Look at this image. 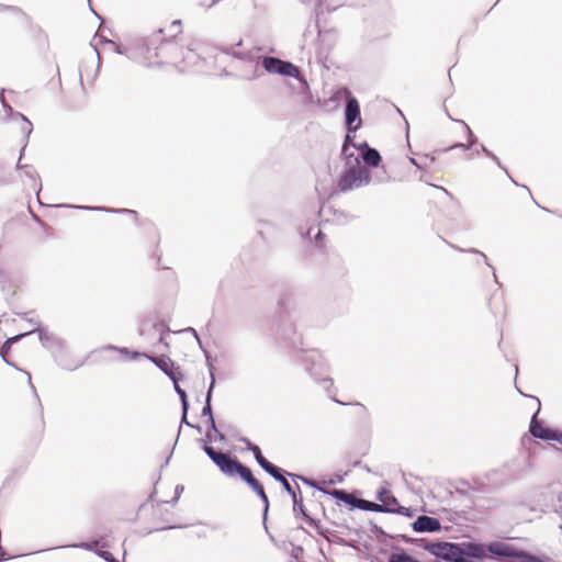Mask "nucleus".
<instances>
[{
    "label": "nucleus",
    "mask_w": 562,
    "mask_h": 562,
    "mask_svg": "<svg viewBox=\"0 0 562 562\" xmlns=\"http://www.w3.org/2000/svg\"><path fill=\"white\" fill-rule=\"evenodd\" d=\"M161 32L159 30L149 43L144 44V58L147 65L172 64L180 71H186L199 64L200 56L192 48H183L175 43H164L151 48L150 46L160 38Z\"/></svg>",
    "instance_id": "1"
},
{
    "label": "nucleus",
    "mask_w": 562,
    "mask_h": 562,
    "mask_svg": "<svg viewBox=\"0 0 562 562\" xmlns=\"http://www.w3.org/2000/svg\"><path fill=\"white\" fill-rule=\"evenodd\" d=\"M350 143L351 136L347 134L341 149L345 160L344 170L338 180V188L341 192L361 188L371 180L369 170L361 166L359 155L351 150Z\"/></svg>",
    "instance_id": "2"
},
{
    "label": "nucleus",
    "mask_w": 562,
    "mask_h": 562,
    "mask_svg": "<svg viewBox=\"0 0 562 562\" xmlns=\"http://www.w3.org/2000/svg\"><path fill=\"white\" fill-rule=\"evenodd\" d=\"M426 548L432 555L448 562H467L465 557L481 559L484 555V549L480 544H469L464 550L458 543L432 542Z\"/></svg>",
    "instance_id": "3"
},
{
    "label": "nucleus",
    "mask_w": 562,
    "mask_h": 562,
    "mask_svg": "<svg viewBox=\"0 0 562 562\" xmlns=\"http://www.w3.org/2000/svg\"><path fill=\"white\" fill-rule=\"evenodd\" d=\"M260 59L261 65L265 68L266 71L270 74H279L286 77H292L300 79V70L296 66H294L290 61L281 60L277 57H270V56H258L257 58H251L250 63L252 64V72L249 76H246L247 79H255L262 75V71L260 69Z\"/></svg>",
    "instance_id": "4"
},
{
    "label": "nucleus",
    "mask_w": 562,
    "mask_h": 562,
    "mask_svg": "<svg viewBox=\"0 0 562 562\" xmlns=\"http://www.w3.org/2000/svg\"><path fill=\"white\" fill-rule=\"evenodd\" d=\"M484 549V557L486 553L499 558H518L526 562H544L540 558H537L530 553L517 550L513 546H509L502 541H494L486 546H481Z\"/></svg>",
    "instance_id": "5"
},
{
    "label": "nucleus",
    "mask_w": 562,
    "mask_h": 562,
    "mask_svg": "<svg viewBox=\"0 0 562 562\" xmlns=\"http://www.w3.org/2000/svg\"><path fill=\"white\" fill-rule=\"evenodd\" d=\"M272 477L282 484V487L288 493V495H291L292 501H293V512L295 513V515H297V513H300L302 515L303 519L305 520V522L310 527L315 528L318 531V533L323 535L324 532L321 529L319 524L306 513L305 507L302 502V497L297 496L295 490L292 487V485L289 483V481L284 477L281 470H279L274 475H272Z\"/></svg>",
    "instance_id": "6"
},
{
    "label": "nucleus",
    "mask_w": 562,
    "mask_h": 562,
    "mask_svg": "<svg viewBox=\"0 0 562 562\" xmlns=\"http://www.w3.org/2000/svg\"><path fill=\"white\" fill-rule=\"evenodd\" d=\"M304 362L306 363V370L311 372L312 376L319 380L325 390H329L333 386L330 379H321L322 374L327 371V363L325 362L322 353L317 350H311L304 356Z\"/></svg>",
    "instance_id": "7"
},
{
    "label": "nucleus",
    "mask_w": 562,
    "mask_h": 562,
    "mask_svg": "<svg viewBox=\"0 0 562 562\" xmlns=\"http://www.w3.org/2000/svg\"><path fill=\"white\" fill-rule=\"evenodd\" d=\"M209 458L220 468L227 476H233V470L237 463L228 454L214 450L211 446L205 445L203 448Z\"/></svg>",
    "instance_id": "8"
},
{
    "label": "nucleus",
    "mask_w": 562,
    "mask_h": 562,
    "mask_svg": "<svg viewBox=\"0 0 562 562\" xmlns=\"http://www.w3.org/2000/svg\"><path fill=\"white\" fill-rule=\"evenodd\" d=\"M345 120L348 126V134L356 132L361 125L360 108L356 98L350 97L347 100L345 109Z\"/></svg>",
    "instance_id": "9"
},
{
    "label": "nucleus",
    "mask_w": 562,
    "mask_h": 562,
    "mask_svg": "<svg viewBox=\"0 0 562 562\" xmlns=\"http://www.w3.org/2000/svg\"><path fill=\"white\" fill-rule=\"evenodd\" d=\"M529 431L536 438L562 442V436L558 435L554 430L544 427L537 420V413L531 418Z\"/></svg>",
    "instance_id": "10"
},
{
    "label": "nucleus",
    "mask_w": 562,
    "mask_h": 562,
    "mask_svg": "<svg viewBox=\"0 0 562 562\" xmlns=\"http://www.w3.org/2000/svg\"><path fill=\"white\" fill-rule=\"evenodd\" d=\"M245 446L246 449L251 451L258 464L271 476L274 475L280 469L274 464L270 463L261 454V450L258 446L250 442L247 438L239 439Z\"/></svg>",
    "instance_id": "11"
},
{
    "label": "nucleus",
    "mask_w": 562,
    "mask_h": 562,
    "mask_svg": "<svg viewBox=\"0 0 562 562\" xmlns=\"http://www.w3.org/2000/svg\"><path fill=\"white\" fill-rule=\"evenodd\" d=\"M149 360H151L166 375H168L171 381H176V379H181L182 374L179 370V367H175L173 361L167 357H147Z\"/></svg>",
    "instance_id": "12"
},
{
    "label": "nucleus",
    "mask_w": 562,
    "mask_h": 562,
    "mask_svg": "<svg viewBox=\"0 0 562 562\" xmlns=\"http://www.w3.org/2000/svg\"><path fill=\"white\" fill-rule=\"evenodd\" d=\"M351 149L358 150L360 153L361 158L363 159L364 164L370 167H378L381 161V155L380 153L368 146V144L363 143L359 146H355L350 144Z\"/></svg>",
    "instance_id": "13"
},
{
    "label": "nucleus",
    "mask_w": 562,
    "mask_h": 562,
    "mask_svg": "<svg viewBox=\"0 0 562 562\" xmlns=\"http://www.w3.org/2000/svg\"><path fill=\"white\" fill-rule=\"evenodd\" d=\"M441 525L440 521L437 518L429 517V516H419L414 522H413V529L416 532H434L440 530Z\"/></svg>",
    "instance_id": "14"
},
{
    "label": "nucleus",
    "mask_w": 562,
    "mask_h": 562,
    "mask_svg": "<svg viewBox=\"0 0 562 562\" xmlns=\"http://www.w3.org/2000/svg\"><path fill=\"white\" fill-rule=\"evenodd\" d=\"M379 501L382 504H372V506H374V512H394L395 506L397 505V499L386 490L379 492Z\"/></svg>",
    "instance_id": "15"
},
{
    "label": "nucleus",
    "mask_w": 562,
    "mask_h": 562,
    "mask_svg": "<svg viewBox=\"0 0 562 562\" xmlns=\"http://www.w3.org/2000/svg\"><path fill=\"white\" fill-rule=\"evenodd\" d=\"M211 378H212V382H211V385H210L207 394H206L205 406L202 409V416H207L212 430L217 431V427L215 425V420H214V417L212 414V408H211V396H212V391L214 387V373L212 370H211Z\"/></svg>",
    "instance_id": "16"
},
{
    "label": "nucleus",
    "mask_w": 562,
    "mask_h": 562,
    "mask_svg": "<svg viewBox=\"0 0 562 562\" xmlns=\"http://www.w3.org/2000/svg\"><path fill=\"white\" fill-rule=\"evenodd\" d=\"M235 475H239L250 487L258 483L251 471L238 461L233 470V476Z\"/></svg>",
    "instance_id": "17"
},
{
    "label": "nucleus",
    "mask_w": 562,
    "mask_h": 562,
    "mask_svg": "<svg viewBox=\"0 0 562 562\" xmlns=\"http://www.w3.org/2000/svg\"><path fill=\"white\" fill-rule=\"evenodd\" d=\"M319 491L325 494H330L335 498H337L348 505H351L352 507L361 506V504H362V502H359L358 498L353 497L352 495L348 494L347 492H345L342 490H334L331 493H328L323 488H319Z\"/></svg>",
    "instance_id": "18"
},
{
    "label": "nucleus",
    "mask_w": 562,
    "mask_h": 562,
    "mask_svg": "<svg viewBox=\"0 0 562 562\" xmlns=\"http://www.w3.org/2000/svg\"><path fill=\"white\" fill-rule=\"evenodd\" d=\"M36 327L32 330H30L29 333H24V334H21V335H16L12 338H9L5 342H4V346H10L16 341H19L22 337L33 333V331H38V336H40V340L42 341L43 345H45V341L47 340V334L45 331H43L40 327H38V323L36 322L35 323Z\"/></svg>",
    "instance_id": "19"
},
{
    "label": "nucleus",
    "mask_w": 562,
    "mask_h": 562,
    "mask_svg": "<svg viewBox=\"0 0 562 562\" xmlns=\"http://www.w3.org/2000/svg\"><path fill=\"white\" fill-rule=\"evenodd\" d=\"M387 562H420V561L402 550L398 552L391 553Z\"/></svg>",
    "instance_id": "20"
},
{
    "label": "nucleus",
    "mask_w": 562,
    "mask_h": 562,
    "mask_svg": "<svg viewBox=\"0 0 562 562\" xmlns=\"http://www.w3.org/2000/svg\"><path fill=\"white\" fill-rule=\"evenodd\" d=\"M460 124H462V126L465 128L467 133H468V140H469V144L465 145L463 143H457L454 145H452L449 149H454V148H464V149H468L470 146L474 145L476 143V137L473 135L471 128L468 126V124L463 121H458Z\"/></svg>",
    "instance_id": "21"
},
{
    "label": "nucleus",
    "mask_w": 562,
    "mask_h": 562,
    "mask_svg": "<svg viewBox=\"0 0 562 562\" xmlns=\"http://www.w3.org/2000/svg\"><path fill=\"white\" fill-rule=\"evenodd\" d=\"M79 209H86L91 211H103L108 213H128L134 216H137V213L133 210L128 209H110V207H103V206H78Z\"/></svg>",
    "instance_id": "22"
},
{
    "label": "nucleus",
    "mask_w": 562,
    "mask_h": 562,
    "mask_svg": "<svg viewBox=\"0 0 562 562\" xmlns=\"http://www.w3.org/2000/svg\"><path fill=\"white\" fill-rule=\"evenodd\" d=\"M180 379H176V381H172L173 382V385H175V391L177 392V394L179 395L180 397V401H181V405H182V409L183 411H188L189 409V403H188V398H187V394L184 392V390H182L179 384H178V381Z\"/></svg>",
    "instance_id": "23"
},
{
    "label": "nucleus",
    "mask_w": 562,
    "mask_h": 562,
    "mask_svg": "<svg viewBox=\"0 0 562 562\" xmlns=\"http://www.w3.org/2000/svg\"><path fill=\"white\" fill-rule=\"evenodd\" d=\"M254 492L259 496V498L265 504V513H267L269 507V499L268 496L262 487V485L258 482L255 486L251 487Z\"/></svg>",
    "instance_id": "24"
},
{
    "label": "nucleus",
    "mask_w": 562,
    "mask_h": 562,
    "mask_svg": "<svg viewBox=\"0 0 562 562\" xmlns=\"http://www.w3.org/2000/svg\"><path fill=\"white\" fill-rule=\"evenodd\" d=\"M16 116L21 119L22 125L20 127L21 132L29 137L33 131L32 123L21 113H16Z\"/></svg>",
    "instance_id": "25"
},
{
    "label": "nucleus",
    "mask_w": 562,
    "mask_h": 562,
    "mask_svg": "<svg viewBox=\"0 0 562 562\" xmlns=\"http://www.w3.org/2000/svg\"><path fill=\"white\" fill-rule=\"evenodd\" d=\"M484 153L487 157L492 158L497 166L503 169L507 175V170L502 166L497 156H495L491 150H488L484 145H481L480 148L475 149L473 154Z\"/></svg>",
    "instance_id": "26"
},
{
    "label": "nucleus",
    "mask_w": 562,
    "mask_h": 562,
    "mask_svg": "<svg viewBox=\"0 0 562 562\" xmlns=\"http://www.w3.org/2000/svg\"><path fill=\"white\" fill-rule=\"evenodd\" d=\"M98 546H99V541H92V542H81L78 544H71L70 547L82 548L86 550L95 551L98 553V550H97Z\"/></svg>",
    "instance_id": "27"
},
{
    "label": "nucleus",
    "mask_w": 562,
    "mask_h": 562,
    "mask_svg": "<svg viewBox=\"0 0 562 562\" xmlns=\"http://www.w3.org/2000/svg\"><path fill=\"white\" fill-rule=\"evenodd\" d=\"M334 216H335L334 221L337 224H346L350 218V216L347 213H345L344 211H335Z\"/></svg>",
    "instance_id": "28"
},
{
    "label": "nucleus",
    "mask_w": 562,
    "mask_h": 562,
    "mask_svg": "<svg viewBox=\"0 0 562 562\" xmlns=\"http://www.w3.org/2000/svg\"><path fill=\"white\" fill-rule=\"evenodd\" d=\"M393 513H397V514H401V515H404V516H408V517L412 516V513H411L409 508L400 506L398 504L395 506V509H394Z\"/></svg>",
    "instance_id": "29"
},
{
    "label": "nucleus",
    "mask_w": 562,
    "mask_h": 562,
    "mask_svg": "<svg viewBox=\"0 0 562 562\" xmlns=\"http://www.w3.org/2000/svg\"><path fill=\"white\" fill-rule=\"evenodd\" d=\"M98 555L108 562H117L109 551H98Z\"/></svg>",
    "instance_id": "30"
},
{
    "label": "nucleus",
    "mask_w": 562,
    "mask_h": 562,
    "mask_svg": "<svg viewBox=\"0 0 562 562\" xmlns=\"http://www.w3.org/2000/svg\"><path fill=\"white\" fill-rule=\"evenodd\" d=\"M359 502H362V504H361V506H356L357 508L374 512V506H372L373 503L364 501V499H359Z\"/></svg>",
    "instance_id": "31"
},
{
    "label": "nucleus",
    "mask_w": 562,
    "mask_h": 562,
    "mask_svg": "<svg viewBox=\"0 0 562 562\" xmlns=\"http://www.w3.org/2000/svg\"><path fill=\"white\" fill-rule=\"evenodd\" d=\"M292 476H293L294 479H299V480H301L303 483H305V484H307V485H310V486H315V483H314L313 481H311V480H308V479H306V477H304V476H302V475L293 474Z\"/></svg>",
    "instance_id": "32"
},
{
    "label": "nucleus",
    "mask_w": 562,
    "mask_h": 562,
    "mask_svg": "<svg viewBox=\"0 0 562 562\" xmlns=\"http://www.w3.org/2000/svg\"><path fill=\"white\" fill-rule=\"evenodd\" d=\"M105 349L108 350H117L119 352L123 353V355H130V351L127 348H116L114 346H108Z\"/></svg>",
    "instance_id": "33"
},
{
    "label": "nucleus",
    "mask_w": 562,
    "mask_h": 562,
    "mask_svg": "<svg viewBox=\"0 0 562 562\" xmlns=\"http://www.w3.org/2000/svg\"><path fill=\"white\" fill-rule=\"evenodd\" d=\"M468 251H469V252H472V254H479V255H481V256L484 258L485 263H486L487 266H490V263L487 262V258H486V256H485L483 252H481V251H479L477 249H474V248L469 249Z\"/></svg>",
    "instance_id": "34"
},
{
    "label": "nucleus",
    "mask_w": 562,
    "mask_h": 562,
    "mask_svg": "<svg viewBox=\"0 0 562 562\" xmlns=\"http://www.w3.org/2000/svg\"><path fill=\"white\" fill-rule=\"evenodd\" d=\"M187 414H188V411H183L182 409V418H181V423H186L188 426L190 427H193V425H191L188 419H187Z\"/></svg>",
    "instance_id": "35"
},
{
    "label": "nucleus",
    "mask_w": 562,
    "mask_h": 562,
    "mask_svg": "<svg viewBox=\"0 0 562 562\" xmlns=\"http://www.w3.org/2000/svg\"><path fill=\"white\" fill-rule=\"evenodd\" d=\"M214 435L216 436V438L214 440H216V439H218L220 441L225 440V436L221 431H218V430L214 431Z\"/></svg>",
    "instance_id": "36"
},
{
    "label": "nucleus",
    "mask_w": 562,
    "mask_h": 562,
    "mask_svg": "<svg viewBox=\"0 0 562 562\" xmlns=\"http://www.w3.org/2000/svg\"><path fill=\"white\" fill-rule=\"evenodd\" d=\"M213 434H214V431L210 427V430L206 432V440L212 441L213 440Z\"/></svg>",
    "instance_id": "37"
},
{
    "label": "nucleus",
    "mask_w": 562,
    "mask_h": 562,
    "mask_svg": "<svg viewBox=\"0 0 562 562\" xmlns=\"http://www.w3.org/2000/svg\"><path fill=\"white\" fill-rule=\"evenodd\" d=\"M182 491H183V486H181V485L176 486V499L179 497V495Z\"/></svg>",
    "instance_id": "38"
},
{
    "label": "nucleus",
    "mask_w": 562,
    "mask_h": 562,
    "mask_svg": "<svg viewBox=\"0 0 562 562\" xmlns=\"http://www.w3.org/2000/svg\"><path fill=\"white\" fill-rule=\"evenodd\" d=\"M314 237H315L316 241L321 240V238H322V232H321V229H317V232L315 233V236H314Z\"/></svg>",
    "instance_id": "39"
},
{
    "label": "nucleus",
    "mask_w": 562,
    "mask_h": 562,
    "mask_svg": "<svg viewBox=\"0 0 562 562\" xmlns=\"http://www.w3.org/2000/svg\"><path fill=\"white\" fill-rule=\"evenodd\" d=\"M409 161H411L414 166H416L417 168H419V169L422 168V167H420V165L416 161V159H415V158H409Z\"/></svg>",
    "instance_id": "40"
},
{
    "label": "nucleus",
    "mask_w": 562,
    "mask_h": 562,
    "mask_svg": "<svg viewBox=\"0 0 562 562\" xmlns=\"http://www.w3.org/2000/svg\"><path fill=\"white\" fill-rule=\"evenodd\" d=\"M314 229H315L314 227H311V228L306 232V237L312 238V234H313Z\"/></svg>",
    "instance_id": "41"
},
{
    "label": "nucleus",
    "mask_w": 562,
    "mask_h": 562,
    "mask_svg": "<svg viewBox=\"0 0 562 562\" xmlns=\"http://www.w3.org/2000/svg\"><path fill=\"white\" fill-rule=\"evenodd\" d=\"M140 356H142V353H139V352H133V353H132V358H133V359H136V358H138V357H140Z\"/></svg>",
    "instance_id": "42"
},
{
    "label": "nucleus",
    "mask_w": 562,
    "mask_h": 562,
    "mask_svg": "<svg viewBox=\"0 0 562 562\" xmlns=\"http://www.w3.org/2000/svg\"><path fill=\"white\" fill-rule=\"evenodd\" d=\"M187 330L192 331L194 334V336L198 338V335H196L195 330L192 327H189Z\"/></svg>",
    "instance_id": "43"
},
{
    "label": "nucleus",
    "mask_w": 562,
    "mask_h": 562,
    "mask_svg": "<svg viewBox=\"0 0 562 562\" xmlns=\"http://www.w3.org/2000/svg\"><path fill=\"white\" fill-rule=\"evenodd\" d=\"M172 25L179 26L180 25V21H173Z\"/></svg>",
    "instance_id": "44"
},
{
    "label": "nucleus",
    "mask_w": 562,
    "mask_h": 562,
    "mask_svg": "<svg viewBox=\"0 0 562 562\" xmlns=\"http://www.w3.org/2000/svg\"><path fill=\"white\" fill-rule=\"evenodd\" d=\"M218 0H213L211 5H214Z\"/></svg>",
    "instance_id": "45"
},
{
    "label": "nucleus",
    "mask_w": 562,
    "mask_h": 562,
    "mask_svg": "<svg viewBox=\"0 0 562 562\" xmlns=\"http://www.w3.org/2000/svg\"><path fill=\"white\" fill-rule=\"evenodd\" d=\"M333 400L336 402V403H339V404H342L341 402H339V400H336L333 397Z\"/></svg>",
    "instance_id": "46"
},
{
    "label": "nucleus",
    "mask_w": 562,
    "mask_h": 562,
    "mask_svg": "<svg viewBox=\"0 0 562 562\" xmlns=\"http://www.w3.org/2000/svg\"><path fill=\"white\" fill-rule=\"evenodd\" d=\"M26 375H27V378H29V381L31 382V374H29V373L26 372Z\"/></svg>",
    "instance_id": "47"
},
{
    "label": "nucleus",
    "mask_w": 562,
    "mask_h": 562,
    "mask_svg": "<svg viewBox=\"0 0 562 562\" xmlns=\"http://www.w3.org/2000/svg\"><path fill=\"white\" fill-rule=\"evenodd\" d=\"M3 9H5V7H3V5H0V10H3Z\"/></svg>",
    "instance_id": "48"
},
{
    "label": "nucleus",
    "mask_w": 562,
    "mask_h": 562,
    "mask_svg": "<svg viewBox=\"0 0 562 562\" xmlns=\"http://www.w3.org/2000/svg\"><path fill=\"white\" fill-rule=\"evenodd\" d=\"M323 0H319V2H322Z\"/></svg>",
    "instance_id": "49"
}]
</instances>
